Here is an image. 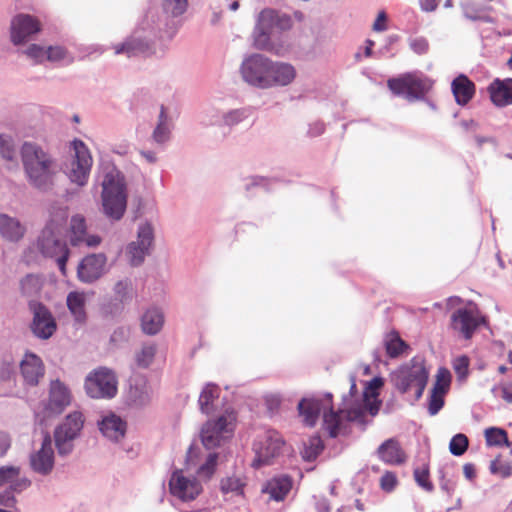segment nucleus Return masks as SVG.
Listing matches in <instances>:
<instances>
[{
  "label": "nucleus",
  "instance_id": "obj_1",
  "mask_svg": "<svg viewBox=\"0 0 512 512\" xmlns=\"http://www.w3.org/2000/svg\"><path fill=\"white\" fill-rule=\"evenodd\" d=\"M187 0H162L161 7H150L133 33L122 43L113 46L116 55L163 57L168 41L176 33L175 18L186 12Z\"/></svg>",
  "mask_w": 512,
  "mask_h": 512
},
{
  "label": "nucleus",
  "instance_id": "obj_2",
  "mask_svg": "<svg viewBox=\"0 0 512 512\" xmlns=\"http://www.w3.org/2000/svg\"><path fill=\"white\" fill-rule=\"evenodd\" d=\"M20 156L28 184L40 192L51 191L59 165L50 151L36 142L25 141L20 148Z\"/></svg>",
  "mask_w": 512,
  "mask_h": 512
},
{
  "label": "nucleus",
  "instance_id": "obj_3",
  "mask_svg": "<svg viewBox=\"0 0 512 512\" xmlns=\"http://www.w3.org/2000/svg\"><path fill=\"white\" fill-rule=\"evenodd\" d=\"M96 183L101 187V213L110 221H120L127 210L128 192L124 174L115 165H105L98 172Z\"/></svg>",
  "mask_w": 512,
  "mask_h": 512
},
{
  "label": "nucleus",
  "instance_id": "obj_4",
  "mask_svg": "<svg viewBox=\"0 0 512 512\" xmlns=\"http://www.w3.org/2000/svg\"><path fill=\"white\" fill-rule=\"evenodd\" d=\"M292 23L291 17L285 13L269 8L262 10L252 34L254 47L284 56L289 50V44L280 35L291 29Z\"/></svg>",
  "mask_w": 512,
  "mask_h": 512
},
{
  "label": "nucleus",
  "instance_id": "obj_5",
  "mask_svg": "<svg viewBox=\"0 0 512 512\" xmlns=\"http://www.w3.org/2000/svg\"><path fill=\"white\" fill-rule=\"evenodd\" d=\"M65 221V212L49 219L38 238V248L41 254L54 259L63 275L66 274V263L70 255L63 235Z\"/></svg>",
  "mask_w": 512,
  "mask_h": 512
},
{
  "label": "nucleus",
  "instance_id": "obj_6",
  "mask_svg": "<svg viewBox=\"0 0 512 512\" xmlns=\"http://www.w3.org/2000/svg\"><path fill=\"white\" fill-rule=\"evenodd\" d=\"M217 453H210L206 461L197 470V478L185 477L182 470L172 473L169 480L170 493L183 502L196 499L202 492V485L199 480L208 481L214 474L217 465Z\"/></svg>",
  "mask_w": 512,
  "mask_h": 512
},
{
  "label": "nucleus",
  "instance_id": "obj_7",
  "mask_svg": "<svg viewBox=\"0 0 512 512\" xmlns=\"http://www.w3.org/2000/svg\"><path fill=\"white\" fill-rule=\"evenodd\" d=\"M356 380L353 375H350V389L348 395H343V405L344 407L339 409V412L334 411L332 404L329 405L328 412H324L323 414V427L327 431L328 435L331 438H336L340 433L343 427V422L341 419V414L345 413V417L349 422H357L364 429L367 420H366V412L362 408H352L349 407V402L351 398L356 394ZM325 398L331 403L332 394L327 392L325 393Z\"/></svg>",
  "mask_w": 512,
  "mask_h": 512
},
{
  "label": "nucleus",
  "instance_id": "obj_8",
  "mask_svg": "<svg viewBox=\"0 0 512 512\" xmlns=\"http://www.w3.org/2000/svg\"><path fill=\"white\" fill-rule=\"evenodd\" d=\"M428 376L424 359L415 356L408 363L401 365L391 373V382L401 394L408 393L414 389V400L417 401L423 395L428 382Z\"/></svg>",
  "mask_w": 512,
  "mask_h": 512
},
{
  "label": "nucleus",
  "instance_id": "obj_9",
  "mask_svg": "<svg viewBox=\"0 0 512 512\" xmlns=\"http://www.w3.org/2000/svg\"><path fill=\"white\" fill-rule=\"evenodd\" d=\"M387 84L393 94L413 102L424 99L431 90L433 81L421 72H413L389 79Z\"/></svg>",
  "mask_w": 512,
  "mask_h": 512
},
{
  "label": "nucleus",
  "instance_id": "obj_10",
  "mask_svg": "<svg viewBox=\"0 0 512 512\" xmlns=\"http://www.w3.org/2000/svg\"><path fill=\"white\" fill-rule=\"evenodd\" d=\"M236 414L233 410H225L216 420H208L201 429V441L208 450L221 446L234 431Z\"/></svg>",
  "mask_w": 512,
  "mask_h": 512
},
{
  "label": "nucleus",
  "instance_id": "obj_11",
  "mask_svg": "<svg viewBox=\"0 0 512 512\" xmlns=\"http://www.w3.org/2000/svg\"><path fill=\"white\" fill-rule=\"evenodd\" d=\"M83 426V414L73 411L55 428L54 441L59 456L66 457L73 452L74 441L80 436Z\"/></svg>",
  "mask_w": 512,
  "mask_h": 512
},
{
  "label": "nucleus",
  "instance_id": "obj_12",
  "mask_svg": "<svg viewBox=\"0 0 512 512\" xmlns=\"http://www.w3.org/2000/svg\"><path fill=\"white\" fill-rule=\"evenodd\" d=\"M84 387L91 398L112 399L118 392V379L114 370L101 366L87 375Z\"/></svg>",
  "mask_w": 512,
  "mask_h": 512
},
{
  "label": "nucleus",
  "instance_id": "obj_13",
  "mask_svg": "<svg viewBox=\"0 0 512 512\" xmlns=\"http://www.w3.org/2000/svg\"><path fill=\"white\" fill-rule=\"evenodd\" d=\"M71 146L74 154L66 174L72 183L82 187L88 182L93 159L83 141L75 139L71 142Z\"/></svg>",
  "mask_w": 512,
  "mask_h": 512
},
{
  "label": "nucleus",
  "instance_id": "obj_14",
  "mask_svg": "<svg viewBox=\"0 0 512 512\" xmlns=\"http://www.w3.org/2000/svg\"><path fill=\"white\" fill-rule=\"evenodd\" d=\"M155 234L153 225L149 221L141 222L137 227V237L125 249V255L131 266L138 267L145 258L151 254Z\"/></svg>",
  "mask_w": 512,
  "mask_h": 512
},
{
  "label": "nucleus",
  "instance_id": "obj_15",
  "mask_svg": "<svg viewBox=\"0 0 512 512\" xmlns=\"http://www.w3.org/2000/svg\"><path fill=\"white\" fill-rule=\"evenodd\" d=\"M284 440L275 430H267L258 435L253 444L255 459L252 462L254 468L269 465L271 461L281 454Z\"/></svg>",
  "mask_w": 512,
  "mask_h": 512
},
{
  "label": "nucleus",
  "instance_id": "obj_16",
  "mask_svg": "<svg viewBox=\"0 0 512 512\" xmlns=\"http://www.w3.org/2000/svg\"><path fill=\"white\" fill-rule=\"evenodd\" d=\"M268 65L269 58L263 54L246 56L239 69L242 80L251 87L266 89Z\"/></svg>",
  "mask_w": 512,
  "mask_h": 512
},
{
  "label": "nucleus",
  "instance_id": "obj_17",
  "mask_svg": "<svg viewBox=\"0 0 512 512\" xmlns=\"http://www.w3.org/2000/svg\"><path fill=\"white\" fill-rule=\"evenodd\" d=\"M28 308L32 314L30 330L32 334L41 340H47L57 330V323L48 307L37 300H29Z\"/></svg>",
  "mask_w": 512,
  "mask_h": 512
},
{
  "label": "nucleus",
  "instance_id": "obj_18",
  "mask_svg": "<svg viewBox=\"0 0 512 512\" xmlns=\"http://www.w3.org/2000/svg\"><path fill=\"white\" fill-rule=\"evenodd\" d=\"M29 464L32 471L41 476H48L53 471L55 457L52 438L49 434L44 435L41 447L30 454Z\"/></svg>",
  "mask_w": 512,
  "mask_h": 512
},
{
  "label": "nucleus",
  "instance_id": "obj_19",
  "mask_svg": "<svg viewBox=\"0 0 512 512\" xmlns=\"http://www.w3.org/2000/svg\"><path fill=\"white\" fill-rule=\"evenodd\" d=\"M107 257L104 253H93L85 256L77 267V275L81 282L91 284L105 272Z\"/></svg>",
  "mask_w": 512,
  "mask_h": 512
},
{
  "label": "nucleus",
  "instance_id": "obj_20",
  "mask_svg": "<svg viewBox=\"0 0 512 512\" xmlns=\"http://www.w3.org/2000/svg\"><path fill=\"white\" fill-rule=\"evenodd\" d=\"M483 319L467 308H459L451 315L450 326L463 339L469 340L474 335Z\"/></svg>",
  "mask_w": 512,
  "mask_h": 512
},
{
  "label": "nucleus",
  "instance_id": "obj_21",
  "mask_svg": "<svg viewBox=\"0 0 512 512\" xmlns=\"http://www.w3.org/2000/svg\"><path fill=\"white\" fill-rule=\"evenodd\" d=\"M101 237L96 234H88L86 219L81 214L73 215L70 219V243L72 246L85 245L89 248L97 247L101 243Z\"/></svg>",
  "mask_w": 512,
  "mask_h": 512
},
{
  "label": "nucleus",
  "instance_id": "obj_22",
  "mask_svg": "<svg viewBox=\"0 0 512 512\" xmlns=\"http://www.w3.org/2000/svg\"><path fill=\"white\" fill-rule=\"evenodd\" d=\"M266 89L285 87L296 78L295 67L287 62L273 61L269 58Z\"/></svg>",
  "mask_w": 512,
  "mask_h": 512
},
{
  "label": "nucleus",
  "instance_id": "obj_23",
  "mask_svg": "<svg viewBox=\"0 0 512 512\" xmlns=\"http://www.w3.org/2000/svg\"><path fill=\"white\" fill-rule=\"evenodd\" d=\"M71 403V394L68 387L60 380L50 383L49 398L45 404V411L48 416L61 414Z\"/></svg>",
  "mask_w": 512,
  "mask_h": 512
},
{
  "label": "nucleus",
  "instance_id": "obj_24",
  "mask_svg": "<svg viewBox=\"0 0 512 512\" xmlns=\"http://www.w3.org/2000/svg\"><path fill=\"white\" fill-rule=\"evenodd\" d=\"M40 31L39 21L29 14H19L11 22V40L19 45Z\"/></svg>",
  "mask_w": 512,
  "mask_h": 512
},
{
  "label": "nucleus",
  "instance_id": "obj_25",
  "mask_svg": "<svg viewBox=\"0 0 512 512\" xmlns=\"http://www.w3.org/2000/svg\"><path fill=\"white\" fill-rule=\"evenodd\" d=\"M21 375L26 385L36 386L44 376L45 368L42 359L32 352H26L19 363Z\"/></svg>",
  "mask_w": 512,
  "mask_h": 512
},
{
  "label": "nucleus",
  "instance_id": "obj_26",
  "mask_svg": "<svg viewBox=\"0 0 512 512\" xmlns=\"http://www.w3.org/2000/svg\"><path fill=\"white\" fill-rule=\"evenodd\" d=\"M102 435L113 442H119L125 437L127 423L120 416L110 413L98 421Z\"/></svg>",
  "mask_w": 512,
  "mask_h": 512
},
{
  "label": "nucleus",
  "instance_id": "obj_27",
  "mask_svg": "<svg viewBox=\"0 0 512 512\" xmlns=\"http://www.w3.org/2000/svg\"><path fill=\"white\" fill-rule=\"evenodd\" d=\"M492 103L497 107L512 105V78L494 79L487 87Z\"/></svg>",
  "mask_w": 512,
  "mask_h": 512
},
{
  "label": "nucleus",
  "instance_id": "obj_28",
  "mask_svg": "<svg viewBox=\"0 0 512 512\" xmlns=\"http://www.w3.org/2000/svg\"><path fill=\"white\" fill-rule=\"evenodd\" d=\"M377 456L382 462L390 465H402L406 461V454L395 438L385 440L377 448Z\"/></svg>",
  "mask_w": 512,
  "mask_h": 512
},
{
  "label": "nucleus",
  "instance_id": "obj_29",
  "mask_svg": "<svg viewBox=\"0 0 512 512\" xmlns=\"http://www.w3.org/2000/svg\"><path fill=\"white\" fill-rule=\"evenodd\" d=\"M220 388L217 384L209 382L207 383L198 399L199 409L201 413L211 415L215 413L220 407Z\"/></svg>",
  "mask_w": 512,
  "mask_h": 512
},
{
  "label": "nucleus",
  "instance_id": "obj_30",
  "mask_svg": "<svg viewBox=\"0 0 512 512\" xmlns=\"http://www.w3.org/2000/svg\"><path fill=\"white\" fill-rule=\"evenodd\" d=\"M164 321L162 309L152 306L140 318L142 332L146 335L154 336L162 330Z\"/></svg>",
  "mask_w": 512,
  "mask_h": 512
},
{
  "label": "nucleus",
  "instance_id": "obj_31",
  "mask_svg": "<svg viewBox=\"0 0 512 512\" xmlns=\"http://www.w3.org/2000/svg\"><path fill=\"white\" fill-rule=\"evenodd\" d=\"M172 129V117L168 114L167 108L164 105H161L157 124L151 135L153 142L158 145H164L167 143L171 138Z\"/></svg>",
  "mask_w": 512,
  "mask_h": 512
},
{
  "label": "nucleus",
  "instance_id": "obj_32",
  "mask_svg": "<svg viewBox=\"0 0 512 512\" xmlns=\"http://www.w3.org/2000/svg\"><path fill=\"white\" fill-rule=\"evenodd\" d=\"M322 409H325L322 400L315 396L302 398L298 403L299 414L310 427L316 424Z\"/></svg>",
  "mask_w": 512,
  "mask_h": 512
},
{
  "label": "nucleus",
  "instance_id": "obj_33",
  "mask_svg": "<svg viewBox=\"0 0 512 512\" xmlns=\"http://www.w3.org/2000/svg\"><path fill=\"white\" fill-rule=\"evenodd\" d=\"M451 90L458 105L465 106L475 94V84L464 74L453 79Z\"/></svg>",
  "mask_w": 512,
  "mask_h": 512
},
{
  "label": "nucleus",
  "instance_id": "obj_34",
  "mask_svg": "<svg viewBox=\"0 0 512 512\" xmlns=\"http://www.w3.org/2000/svg\"><path fill=\"white\" fill-rule=\"evenodd\" d=\"M0 234L11 242H18L25 234V227L17 218L0 214Z\"/></svg>",
  "mask_w": 512,
  "mask_h": 512
},
{
  "label": "nucleus",
  "instance_id": "obj_35",
  "mask_svg": "<svg viewBox=\"0 0 512 512\" xmlns=\"http://www.w3.org/2000/svg\"><path fill=\"white\" fill-rule=\"evenodd\" d=\"M291 487V477L288 475H280L268 481L263 488V492L268 493L271 499L281 501L289 493Z\"/></svg>",
  "mask_w": 512,
  "mask_h": 512
},
{
  "label": "nucleus",
  "instance_id": "obj_36",
  "mask_svg": "<svg viewBox=\"0 0 512 512\" xmlns=\"http://www.w3.org/2000/svg\"><path fill=\"white\" fill-rule=\"evenodd\" d=\"M157 346L152 342H146L134 352L132 369H148L154 362Z\"/></svg>",
  "mask_w": 512,
  "mask_h": 512
},
{
  "label": "nucleus",
  "instance_id": "obj_37",
  "mask_svg": "<svg viewBox=\"0 0 512 512\" xmlns=\"http://www.w3.org/2000/svg\"><path fill=\"white\" fill-rule=\"evenodd\" d=\"M66 303L75 321L79 323L85 322V295L81 292L71 291L67 295Z\"/></svg>",
  "mask_w": 512,
  "mask_h": 512
},
{
  "label": "nucleus",
  "instance_id": "obj_38",
  "mask_svg": "<svg viewBox=\"0 0 512 512\" xmlns=\"http://www.w3.org/2000/svg\"><path fill=\"white\" fill-rule=\"evenodd\" d=\"M251 113L252 110L248 107L236 108L223 112L221 116L222 126L232 129L248 119L251 116Z\"/></svg>",
  "mask_w": 512,
  "mask_h": 512
},
{
  "label": "nucleus",
  "instance_id": "obj_39",
  "mask_svg": "<svg viewBox=\"0 0 512 512\" xmlns=\"http://www.w3.org/2000/svg\"><path fill=\"white\" fill-rule=\"evenodd\" d=\"M384 347L387 355L390 358H397L402 354L404 349L408 346L407 344L399 337L398 333L391 332L386 335L384 339Z\"/></svg>",
  "mask_w": 512,
  "mask_h": 512
},
{
  "label": "nucleus",
  "instance_id": "obj_40",
  "mask_svg": "<svg viewBox=\"0 0 512 512\" xmlns=\"http://www.w3.org/2000/svg\"><path fill=\"white\" fill-rule=\"evenodd\" d=\"M323 449L324 444L322 439L319 436H312L304 444V448L301 452L302 458L305 461H314Z\"/></svg>",
  "mask_w": 512,
  "mask_h": 512
},
{
  "label": "nucleus",
  "instance_id": "obj_41",
  "mask_svg": "<svg viewBox=\"0 0 512 512\" xmlns=\"http://www.w3.org/2000/svg\"><path fill=\"white\" fill-rule=\"evenodd\" d=\"M0 156L9 162L17 163V152L11 136L0 134Z\"/></svg>",
  "mask_w": 512,
  "mask_h": 512
},
{
  "label": "nucleus",
  "instance_id": "obj_42",
  "mask_svg": "<svg viewBox=\"0 0 512 512\" xmlns=\"http://www.w3.org/2000/svg\"><path fill=\"white\" fill-rule=\"evenodd\" d=\"M485 438L488 446H509L507 432L502 428L490 427L485 430Z\"/></svg>",
  "mask_w": 512,
  "mask_h": 512
},
{
  "label": "nucleus",
  "instance_id": "obj_43",
  "mask_svg": "<svg viewBox=\"0 0 512 512\" xmlns=\"http://www.w3.org/2000/svg\"><path fill=\"white\" fill-rule=\"evenodd\" d=\"M130 399L136 406H145L150 402L149 389L146 383L137 384L130 388Z\"/></svg>",
  "mask_w": 512,
  "mask_h": 512
},
{
  "label": "nucleus",
  "instance_id": "obj_44",
  "mask_svg": "<svg viewBox=\"0 0 512 512\" xmlns=\"http://www.w3.org/2000/svg\"><path fill=\"white\" fill-rule=\"evenodd\" d=\"M451 373L446 368H439L436 375V381L431 392L445 395L450 387Z\"/></svg>",
  "mask_w": 512,
  "mask_h": 512
},
{
  "label": "nucleus",
  "instance_id": "obj_45",
  "mask_svg": "<svg viewBox=\"0 0 512 512\" xmlns=\"http://www.w3.org/2000/svg\"><path fill=\"white\" fill-rule=\"evenodd\" d=\"M21 290L26 296H34L38 294L42 288L40 277L28 274L21 280Z\"/></svg>",
  "mask_w": 512,
  "mask_h": 512
},
{
  "label": "nucleus",
  "instance_id": "obj_46",
  "mask_svg": "<svg viewBox=\"0 0 512 512\" xmlns=\"http://www.w3.org/2000/svg\"><path fill=\"white\" fill-rule=\"evenodd\" d=\"M469 440L466 435L458 433L449 443V451L454 456H462L468 449Z\"/></svg>",
  "mask_w": 512,
  "mask_h": 512
},
{
  "label": "nucleus",
  "instance_id": "obj_47",
  "mask_svg": "<svg viewBox=\"0 0 512 512\" xmlns=\"http://www.w3.org/2000/svg\"><path fill=\"white\" fill-rule=\"evenodd\" d=\"M470 359L461 355L453 359L452 366L459 381H465L469 374Z\"/></svg>",
  "mask_w": 512,
  "mask_h": 512
},
{
  "label": "nucleus",
  "instance_id": "obj_48",
  "mask_svg": "<svg viewBox=\"0 0 512 512\" xmlns=\"http://www.w3.org/2000/svg\"><path fill=\"white\" fill-rule=\"evenodd\" d=\"M46 53V59L52 62L67 60L70 63L73 60L62 46H49Z\"/></svg>",
  "mask_w": 512,
  "mask_h": 512
},
{
  "label": "nucleus",
  "instance_id": "obj_49",
  "mask_svg": "<svg viewBox=\"0 0 512 512\" xmlns=\"http://www.w3.org/2000/svg\"><path fill=\"white\" fill-rule=\"evenodd\" d=\"M489 469L492 474L499 475L502 478H507L512 475V465L498 458L491 461Z\"/></svg>",
  "mask_w": 512,
  "mask_h": 512
},
{
  "label": "nucleus",
  "instance_id": "obj_50",
  "mask_svg": "<svg viewBox=\"0 0 512 512\" xmlns=\"http://www.w3.org/2000/svg\"><path fill=\"white\" fill-rule=\"evenodd\" d=\"M131 281L129 279L119 280L114 286V292L118 300L124 304L131 299Z\"/></svg>",
  "mask_w": 512,
  "mask_h": 512
},
{
  "label": "nucleus",
  "instance_id": "obj_51",
  "mask_svg": "<svg viewBox=\"0 0 512 512\" xmlns=\"http://www.w3.org/2000/svg\"><path fill=\"white\" fill-rule=\"evenodd\" d=\"M243 483L238 477H227L221 481V491L223 493H242Z\"/></svg>",
  "mask_w": 512,
  "mask_h": 512
},
{
  "label": "nucleus",
  "instance_id": "obj_52",
  "mask_svg": "<svg viewBox=\"0 0 512 512\" xmlns=\"http://www.w3.org/2000/svg\"><path fill=\"white\" fill-rule=\"evenodd\" d=\"M131 335L130 327L120 326L117 327L110 336V341L114 345H121L129 341Z\"/></svg>",
  "mask_w": 512,
  "mask_h": 512
},
{
  "label": "nucleus",
  "instance_id": "obj_53",
  "mask_svg": "<svg viewBox=\"0 0 512 512\" xmlns=\"http://www.w3.org/2000/svg\"><path fill=\"white\" fill-rule=\"evenodd\" d=\"M414 478L416 483L424 490L431 492L433 490V484L429 481V470L428 468L414 470Z\"/></svg>",
  "mask_w": 512,
  "mask_h": 512
},
{
  "label": "nucleus",
  "instance_id": "obj_54",
  "mask_svg": "<svg viewBox=\"0 0 512 512\" xmlns=\"http://www.w3.org/2000/svg\"><path fill=\"white\" fill-rule=\"evenodd\" d=\"M20 475V467L7 465L0 466V486L9 483Z\"/></svg>",
  "mask_w": 512,
  "mask_h": 512
},
{
  "label": "nucleus",
  "instance_id": "obj_55",
  "mask_svg": "<svg viewBox=\"0 0 512 512\" xmlns=\"http://www.w3.org/2000/svg\"><path fill=\"white\" fill-rule=\"evenodd\" d=\"M408 42L410 49L418 55L426 54L429 50V42L425 37L409 38Z\"/></svg>",
  "mask_w": 512,
  "mask_h": 512
},
{
  "label": "nucleus",
  "instance_id": "obj_56",
  "mask_svg": "<svg viewBox=\"0 0 512 512\" xmlns=\"http://www.w3.org/2000/svg\"><path fill=\"white\" fill-rule=\"evenodd\" d=\"M444 396L442 394L431 392L428 402V412L431 416L436 415L444 406Z\"/></svg>",
  "mask_w": 512,
  "mask_h": 512
},
{
  "label": "nucleus",
  "instance_id": "obj_57",
  "mask_svg": "<svg viewBox=\"0 0 512 512\" xmlns=\"http://www.w3.org/2000/svg\"><path fill=\"white\" fill-rule=\"evenodd\" d=\"M47 49L44 47L37 45V44H31L24 53L31 59H33L36 63L42 62L46 59V53Z\"/></svg>",
  "mask_w": 512,
  "mask_h": 512
},
{
  "label": "nucleus",
  "instance_id": "obj_58",
  "mask_svg": "<svg viewBox=\"0 0 512 512\" xmlns=\"http://www.w3.org/2000/svg\"><path fill=\"white\" fill-rule=\"evenodd\" d=\"M271 185V180L262 176H252L249 179H247L245 183V189L250 190L252 188H261L265 191L269 190V187Z\"/></svg>",
  "mask_w": 512,
  "mask_h": 512
},
{
  "label": "nucleus",
  "instance_id": "obj_59",
  "mask_svg": "<svg viewBox=\"0 0 512 512\" xmlns=\"http://www.w3.org/2000/svg\"><path fill=\"white\" fill-rule=\"evenodd\" d=\"M221 116H222V113H220L218 110H215V109L207 110L202 123L205 126H222Z\"/></svg>",
  "mask_w": 512,
  "mask_h": 512
},
{
  "label": "nucleus",
  "instance_id": "obj_60",
  "mask_svg": "<svg viewBox=\"0 0 512 512\" xmlns=\"http://www.w3.org/2000/svg\"><path fill=\"white\" fill-rule=\"evenodd\" d=\"M397 484V477L393 472H386L382 475L380 479L381 489L386 492H391L394 490Z\"/></svg>",
  "mask_w": 512,
  "mask_h": 512
},
{
  "label": "nucleus",
  "instance_id": "obj_61",
  "mask_svg": "<svg viewBox=\"0 0 512 512\" xmlns=\"http://www.w3.org/2000/svg\"><path fill=\"white\" fill-rule=\"evenodd\" d=\"M9 483V490L12 492V494L21 493L31 485V481L28 478H20L19 476L17 478H14V480L10 481Z\"/></svg>",
  "mask_w": 512,
  "mask_h": 512
},
{
  "label": "nucleus",
  "instance_id": "obj_62",
  "mask_svg": "<svg viewBox=\"0 0 512 512\" xmlns=\"http://www.w3.org/2000/svg\"><path fill=\"white\" fill-rule=\"evenodd\" d=\"M17 500L12 494V492L8 489L4 492L0 493V506L4 508H17L16 506Z\"/></svg>",
  "mask_w": 512,
  "mask_h": 512
},
{
  "label": "nucleus",
  "instance_id": "obj_63",
  "mask_svg": "<svg viewBox=\"0 0 512 512\" xmlns=\"http://www.w3.org/2000/svg\"><path fill=\"white\" fill-rule=\"evenodd\" d=\"M439 475L441 489L445 491L448 496H451L455 490V482L445 478L444 468L439 469Z\"/></svg>",
  "mask_w": 512,
  "mask_h": 512
},
{
  "label": "nucleus",
  "instance_id": "obj_64",
  "mask_svg": "<svg viewBox=\"0 0 512 512\" xmlns=\"http://www.w3.org/2000/svg\"><path fill=\"white\" fill-rule=\"evenodd\" d=\"M11 443L12 440L10 435L5 431L0 430V458H3L7 454L11 448Z\"/></svg>",
  "mask_w": 512,
  "mask_h": 512
}]
</instances>
